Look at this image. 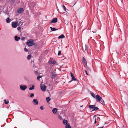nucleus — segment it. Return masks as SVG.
Instances as JSON below:
<instances>
[{"label":"nucleus","mask_w":128,"mask_h":128,"mask_svg":"<svg viewBox=\"0 0 128 128\" xmlns=\"http://www.w3.org/2000/svg\"><path fill=\"white\" fill-rule=\"evenodd\" d=\"M90 110L92 109V111H97L99 110V108L97 107H96V105H90L88 106Z\"/></svg>","instance_id":"f257e3e1"},{"label":"nucleus","mask_w":128,"mask_h":128,"mask_svg":"<svg viewBox=\"0 0 128 128\" xmlns=\"http://www.w3.org/2000/svg\"><path fill=\"white\" fill-rule=\"evenodd\" d=\"M34 40L32 39H30L28 40L26 43V44L29 46H31L35 45L34 42Z\"/></svg>","instance_id":"f03ea898"},{"label":"nucleus","mask_w":128,"mask_h":128,"mask_svg":"<svg viewBox=\"0 0 128 128\" xmlns=\"http://www.w3.org/2000/svg\"><path fill=\"white\" fill-rule=\"evenodd\" d=\"M40 87L42 91L44 92L46 90V87L45 85L41 84Z\"/></svg>","instance_id":"7ed1b4c3"},{"label":"nucleus","mask_w":128,"mask_h":128,"mask_svg":"<svg viewBox=\"0 0 128 128\" xmlns=\"http://www.w3.org/2000/svg\"><path fill=\"white\" fill-rule=\"evenodd\" d=\"M20 86L21 90L23 91L25 90L27 88V86L25 85H20Z\"/></svg>","instance_id":"20e7f679"},{"label":"nucleus","mask_w":128,"mask_h":128,"mask_svg":"<svg viewBox=\"0 0 128 128\" xmlns=\"http://www.w3.org/2000/svg\"><path fill=\"white\" fill-rule=\"evenodd\" d=\"M82 62L84 64V66L87 67V62L85 58L83 57L82 59Z\"/></svg>","instance_id":"39448f33"},{"label":"nucleus","mask_w":128,"mask_h":128,"mask_svg":"<svg viewBox=\"0 0 128 128\" xmlns=\"http://www.w3.org/2000/svg\"><path fill=\"white\" fill-rule=\"evenodd\" d=\"M12 27L14 28H16L18 26V22H14L12 23Z\"/></svg>","instance_id":"423d86ee"},{"label":"nucleus","mask_w":128,"mask_h":128,"mask_svg":"<svg viewBox=\"0 0 128 128\" xmlns=\"http://www.w3.org/2000/svg\"><path fill=\"white\" fill-rule=\"evenodd\" d=\"M95 98H96V100H97V101L98 102H100V100H101L102 99V98L98 94H97L96 95Z\"/></svg>","instance_id":"0eeeda50"},{"label":"nucleus","mask_w":128,"mask_h":128,"mask_svg":"<svg viewBox=\"0 0 128 128\" xmlns=\"http://www.w3.org/2000/svg\"><path fill=\"white\" fill-rule=\"evenodd\" d=\"M34 104L35 105H37L38 104V102L36 99H34L33 100Z\"/></svg>","instance_id":"6e6552de"},{"label":"nucleus","mask_w":128,"mask_h":128,"mask_svg":"<svg viewBox=\"0 0 128 128\" xmlns=\"http://www.w3.org/2000/svg\"><path fill=\"white\" fill-rule=\"evenodd\" d=\"M58 21V20L57 18H54L51 21V23H56Z\"/></svg>","instance_id":"1a4fd4ad"},{"label":"nucleus","mask_w":128,"mask_h":128,"mask_svg":"<svg viewBox=\"0 0 128 128\" xmlns=\"http://www.w3.org/2000/svg\"><path fill=\"white\" fill-rule=\"evenodd\" d=\"M24 10L22 8H20L19 10H18V13L20 14L22 12L24 11Z\"/></svg>","instance_id":"9d476101"},{"label":"nucleus","mask_w":128,"mask_h":128,"mask_svg":"<svg viewBox=\"0 0 128 128\" xmlns=\"http://www.w3.org/2000/svg\"><path fill=\"white\" fill-rule=\"evenodd\" d=\"M65 38V36H64V35L62 34L60 36H58V39H60L61 38H62V39L64 38Z\"/></svg>","instance_id":"9b49d317"},{"label":"nucleus","mask_w":128,"mask_h":128,"mask_svg":"<svg viewBox=\"0 0 128 128\" xmlns=\"http://www.w3.org/2000/svg\"><path fill=\"white\" fill-rule=\"evenodd\" d=\"M15 40L16 41H18L20 39V37H18V36H16L14 37Z\"/></svg>","instance_id":"f8f14e48"},{"label":"nucleus","mask_w":128,"mask_h":128,"mask_svg":"<svg viewBox=\"0 0 128 128\" xmlns=\"http://www.w3.org/2000/svg\"><path fill=\"white\" fill-rule=\"evenodd\" d=\"M124 106L126 108L128 109V102H125V103L124 105Z\"/></svg>","instance_id":"ddd939ff"},{"label":"nucleus","mask_w":128,"mask_h":128,"mask_svg":"<svg viewBox=\"0 0 128 128\" xmlns=\"http://www.w3.org/2000/svg\"><path fill=\"white\" fill-rule=\"evenodd\" d=\"M57 109L56 108H54L52 110V112L53 113L55 114L57 112Z\"/></svg>","instance_id":"4468645a"},{"label":"nucleus","mask_w":128,"mask_h":128,"mask_svg":"<svg viewBox=\"0 0 128 128\" xmlns=\"http://www.w3.org/2000/svg\"><path fill=\"white\" fill-rule=\"evenodd\" d=\"M11 21L12 20L9 18H8L6 19V22L8 23H10Z\"/></svg>","instance_id":"2eb2a0df"},{"label":"nucleus","mask_w":128,"mask_h":128,"mask_svg":"<svg viewBox=\"0 0 128 128\" xmlns=\"http://www.w3.org/2000/svg\"><path fill=\"white\" fill-rule=\"evenodd\" d=\"M63 123L64 124L67 125L68 123V121L67 120H64L63 121Z\"/></svg>","instance_id":"dca6fc26"},{"label":"nucleus","mask_w":128,"mask_h":128,"mask_svg":"<svg viewBox=\"0 0 128 128\" xmlns=\"http://www.w3.org/2000/svg\"><path fill=\"white\" fill-rule=\"evenodd\" d=\"M51 30L52 31H54L57 30V29L55 28H53L52 27H50Z\"/></svg>","instance_id":"f3484780"},{"label":"nucleus","mask_w":128,"mask_h":128,"mask_svg":"<svg viewBox=\"0 0 128 128\" xmlns=\"http://www.w3.org/2000/svg\"><path fill=\"white\" fill-rule=\"evenodd\" d=\"M46 101L48 103L51 100V98L49 97H48L46 98Z\"/></svg>","instance_id":"a211bd4d"},{"label":"nucleus","mask_w":128,"mask_h":128,"mask_svg":"<svg viewBox=\"0 0 128 128\" xmlns=\"http://www.w3.org/2000/svg\"><path fill=\"white\" fill-rule=\"evenodd\" d=\"M35 86H34L33 85L32 86V87H30L29 88V90H32L34 89Z\"/></svg>","instance_id":"6ab92c4d"},{"label":"nucleus","mask_w":128,"mask_h":128,"mask_svg":"<svg viewBox=\"0 0 128 128\" xmlns=\"http://www.w3.org/2000/svg\"><path fill=\"white\" fill-rule=\"evenodd\" d=\"M72 78V80H73L74 81L76 80V79L75 78V76L74 75L71 76Z\"/></svg>","instance_id":"aec40b11"},{"label":"nucleus","mask_w":128,"mask_h":128,"mask_svg":"<svg viewBox=\"0 0 128 128\" xmlns=\"http://www.w3.org/2000/svg\"><path fill=\"white\" fill-rule=\"evenodd\" d=\"M57 76L56 74H53L52 77V79H54Z\"/></svg>","instance_id":"412c9836"},{"label":"nucleus","mask_w":128,"mask_h":128,"mask_svg":"<svg viewBox=\"0 0 128 128\" xmlns=\"http://www.w3.org/2000/svg\"><path fill=\"white\" fill-rule=\"evenodd\" d=\"M66 128H71L70 125L69 124H68L66 126Z\"/></svg>","instance_id":"4be33fe9"},{"label":"nucleus","mask_w":128,"mask_h":128,"mask_svg":"<svg viewBox=\"0 0 128 128\" xmlns=\"http://www.w3.org/2000/svg\"><path fill=\"white\" fill-rule=\"evenodd\" d=\"M62 8L66 12V8L64 5L62 6Z\"/></svg>","instance_id":"5701e85b"},{"label":"nucleus","mask_w":128,"mask_h":128,"mask_svg":"<svg viewBox=\"0 0 128 128\" xmlns=\"http://www.w3.org/2000/svg\"><path fill=\"white\" fill-rule=\"evenodd\" d=\"M91 95L94 98H95L96 96L95 94H94L92 92L91 94Z\"/></svg>","instance_id":"b1692460"},{"label":"nucleus","mask_w":128,"mask_h":128,"mask_svg":"<svg viewBox=\"0 0 128 128\" xmlns=\"http://www.w3.org/2000/svg\"><path fill=\"white\" fill-rule=\"evenodd\" d=\"M4 101L5 102V104H8L9 103V102L8 101H6V99H5L4 100Z\"/></svg>","instance_id":"393cba45"},{"label":"nucleus","mask_w":128,"mask_h":128,"mask_svg":"<svg viewBox=\"0 0 128 128\" xmlns=\"http://www.w3.org/2000/svg\"><path fill=\"white\" fill-rule=\"evenodd\" d=\"M88 49V47L86 44L85 45V50L87 51Z\"/></svg>","instance_id":"a878e982"},{"label":"nucleus","mask_w":128,"mask_h":128,"mask_svg":"<svg viewBox=\"0 0 128 128\" xmlns=\"http://www.w3.org/2000/svg\"><path fill=\"white\" fill-rule=\"evenodd\" d=\"M31 56L30 55H28V60H30L31 58Z\"/></svg>","instance_id":"bb28decb"},{"label":"nucleus","mask_w":128,"mask_h":128,"mask_svg":"<svg viewBox=\"0 0 128 128\" xmlns=\"http://www.w3.org/2000/svg\"><path fill=\"white\" fill-rule=\"evenodd\" d=\"M58 118H59L61 120H62V116L60 115H58Z\"/></svg>","instance_id":"cd10ccee"},{"label":"nucleus","mask_w":128,"mask_h":128,"mask_svg":"<svg viewBox=\"0 0 128 128\" xmlns=\"http://www.w3.org/2000/svg\"><path fill=\"white\" fill-rule=\"evenodd\" d=\"M42 77V76H38L37 77V79L38 80H40V78H41Z\"/></svg>","instance_id":"c85d7f7f"},{"label":"nucleus","mask_w":128,"mask_h":128,"mask_svg":"<svg viewBox=\"0 0 128 128\" xmlns=\"http://www.w3.org/2000/svg\"><path fill=\"white\" fill-rule=\"evenodd\" d=\"M100 103H104V102L103 100L102 99L101 100H100V102H99Z\"/></svg>","instance_id":"c756f323"},{"label":"nucleus","mask_w":128,"mask_h":128,"mask_svg":"<svg viewBox=\"0 0 128 128\" xmlns=\"http://www.w3.org/2000/svg\"><path fill=\"white\" fill-rule=\"evenodd\" d=\"M61 52H62L61 51H59L58 52V56H60L61 55Z\"/></svg>","instance_id":"7c9ffc66"},{"label":"nucleus","mask_w":128,"mask_h":128,"mask_svg":"<svg viewBox=\"0 0 128 128\" xmlns=\"http://www.w3.org/2000/svg\"><path fill=\"white\" fill-rule=\"evenodd\" d=\"M35 74L36 75H39V74L38 72L37 71H35L34 72Z\"/></svg>","instance_id":"2f4dec72"},{"label":"nucleus","mask_w":128,"mask_h":128,"mask_svg":"<svg viewBox=\"0 0 128 128\" xmlns=\"http://www.w3.org/2000/svg\"><path fill=\"white\" fill-rule=\"evenodd\" d=\"M51 63L52 64H54L56 63V62L55 60L53 61H52L51 62Z\"/></svg>","instance_id":"473e14b6"},{"label":"nucleus","mask_w":128,"mask_h":128,"mask_svg":"<svg viewBox=\"0 0 128 128\" xmlns=\"http://www.w3.org/2000/svg\"><path fill=\"white\" fill-rule=\"evenodd\" d=\"M34 95L33 94L31 93L30 95V97L31 98H32L34 97Z\"/></svg>","instance_id":"72a5a7b5"},{"label":"nucleus","mask_w":128,"mask_h":128,"mask_svg":"<svg viewBox=\"0 0 128 128\" xmlns=\"http://www.w3.org/2000/svg\"><path fill=\"white\" fill-rule=\"evenodd\" d=\"M116 53L117 54V56H118L119 55V52L117 50L116 51Z\"/></svg>","instance_id":"f704fd0d"},{"label":"nucleus","mask_w":128,"mask_h":128,"mask_svg":"<svg viewBox=\"0 0 128 128\" xmlns=\"http://www.w3.org/2000/svg\"><path fill=\"white\" fill-rule=\"evenodd\" d=\"M24 50L25 52H27L28 51V50L26 48H24Z\"/></svg>","instance_id":"c9c22d12"},{"label":"nucleus","mask_w":128,"mask_h":128,"mask_svg":"<svg viewBox=\"0 0 128 128\" xmlns=\"http://www.w3.org/2000/svg\"><path fill=\"white\" fill-rule=\"evenodd\" d=\"M96 122L97 121L96 120V118H95L94 120V124H96Z\"/></svg>","instance_id":"e433bc0d"},{"label":"nucleus","mask_w":128,"mask_h":128,"mask_svg":"<svg viewBox=\"0 0 128 128\" xmlns=\"http://www.w3.org/2000/svg\"><path fill=\"white\" fill-rule=\"evenodd\" d=\"M21 29V28L19 26L17 28V29L18 30H20Z\"/></svg>","instance_id":"4c0bfd02"},{"label":"nucleus","mask_w":128,"mask_h":128,"mask_svg":"<svg viewBox=\"0 0 128 128\" xmlns=\"http://www.w3.org/2000/svg\"><path fill=\"white\" fill-rule=\"evenodd\" d=\"M40 109L41 110H44L43 107L42 106H41L40 107Z\"/></svg>","instance_id":"58836bf2"},{"label":"nucleus","mask_w":128,"mask_h":128,"mask_svg":"<svg viewBox=\"0 0 128 128\" xmlns=\"http://www.w3.org/2000/svg\"><path fill=\"white\" fill-rule=\"evenodd\" d=\"M7 0L11 1L12 3H14V2H15V0Z\"/></svg>","instance_id":"ea45409f"},{"label":"nucleus","mask_w":128,"mask_h":128,"mask_svg":"<svg viewBox=\"0 0 128 128\" xmlns=\"http://www.w3.org/2000/svg\"><path fill=\"white\" fill-rule=\"evenodd\" d=\"M84 72H86V75H88V72H87V71L86 70H84Z\"/></svg>","instance_id":"a19ab883"},{"label":"nucleus","mask_w":128,"mask_h":128,"mask_svg":"<svg viewBox=\"0 0 128 128\" xmlns=\"http://www.w3.org/2000/svg\"><path fill=\"white\" fill-rule=\"evenodd\" d=\"M25 38L23 37L22 38L21 40L22 41H23L25 39Z\"/></svg>","instance_id":"79ce46f5"},{"label":"nucleus","mask_w":128,"mask_h":128,"mask_svg":"<svg viewBox=\"0 0 128 128\" xmlns=\"http://www.w3.org/2000/svg\"><path fill=\"white\" fill-rule=\"evenodd\" d=\"M65 24L66 25H67L68 24V22L67 21L66 22L65 21Z\"/></svg>","instance_id":"37998d69"},{"label":"nucleus","mask_w":128,"mask_h":128,"mask_svg":"<svg viewBox=\"0 0 128 128\" xmlns=\"http://www.w3.org/2000/svg\"><path fill=\"white\" fill-rule=\"evenodd\" d=\"M86 68H87L88 70H89L90 68L88 67V66H87V67H86V66H84Z\"/></svg>","instance_id":"c03bdc74"},{"label":"nucleus","mask_w":128,"mask_h":128,"mask_svg":"<svg viewBox=\"0 0 128 128\" xmlns=\"http://www.w3.org/2000/svg\"><path fill=\"white\" fill-rule=\"evenodd\" d=\"M70 74L71 76H73V75H74V74H72V72H70Z\"/></svg>","instance_id":"a18cd8bd"},{"label":"nucleus","mask_w":128,"mask_h":128,"mask_svg":"<svg viewBox=\"0 0 128 128\" xmlns=\"http://www.w3.org/2000/svg\"><path fill=\"white\" fill-rule=\"evenodd\" d=\"M19 111V112H21V113H22V114H23V112H22V111H20V110Z\"/></svg>","instance_id":"49530a36"},{"label":"nucleus","mask_w":128,"mask_h":128,"mask_svg":"<svg viewBox=\"0 0 128 128\" xmlns=\"http://www.w3.org/2000/svg\"><path fill=\"white\" fill-rule=\"evenodd\" d=\"M104 126H102L101 127L98 128H104Z\"/></svg>","instance_id":"de8ad7c7"},{"label":"nucleus","mask_w":128,"mask_h":128,"mask_svg":"<svg viewBox=\"0 0 128 128\" xmlns=\"http://www.w3.org/2000/svg\"><path fill=\"white\" fill-rule=\"evenodd\" d=\"M62 93V92H60L59 93L60 94H61Z\"/></svg>","instance_id":"09e8293b"},{"label":"nucleus","mask_w":128,"mask_h":128,"mask_svg":"<svg viewBox=\"0 0 128 128\" xmlns=\"http://www.w3.org/2000/svg\"><path fill=\"white\" fill-rule=\"evenodd\" d=\"M73 80H72L70 81L69 82H72Z\"/></svg>","instance_id":"8fccbe9b"},{"label":"nucleus","mask_w":128,"mask_h":128,"mask_svg":"<svg viewBox=\"0 0 128 128\" xmlns=\"http://www.w3.org/2000/svg\"><path fill=\"white\" fill-rule=\"evenodd\" d=\"M99 118V119H100V118Z\"/></svg>","instance_id":"3c124183"},{"label":"nucleus","mask_w":128,"mask_h":128,"mask_svg":"<svg viewBox=\"0 0 128 128\" xmlns=\"http://www.w3.org/2000/svg\"><path fill=\"white\" fill-rule=\"evenodd\" d=\"M121 50V48H120V49H119V50Z\"/></svg>","instance_id":"603ef678"},{"label":"nucleus","mask_w":128,"mask_h":128,"mask_svg":"<svg viewBox=\"0 0 128 128\" xmlns=\"http://www.w3.org/2000/svg\"><path fill=\"white\" fill-rule=\"evenodd\" d=\"M98 116H100V115H98Z\"/></svg>","instance_id":"864d4df0"},{"label":"nucleus","mask_w":128,"mask_h":128,"mask_svg":"<svg viewBox=\"0 0 128 128\" xmlns=\"http://www.w3.org/2000/svg\"><path fill=\"white\" fill-rule=\"evenodd\" d=\"M1 126L2 127H3V126Z\"/></svg>","instance_id":"5fc2aeb1"}]
</instances>
